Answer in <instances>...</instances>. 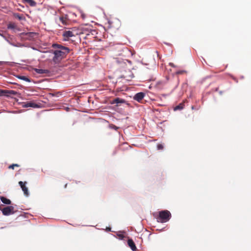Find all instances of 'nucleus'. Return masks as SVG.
Here are the masks:
<instances>
[{"mask_svg": "<svg viewBox=\"0 0 251 251\" xmlns=\"http://www.w3.org/2000/svg\"><path fill=\"white\" fill-rule=\"evenodd\" d=\"M170 85L167 78L157 81L154 87L158 90L167 89L170 87Z\"/></svg>", "mask_w": 251, "mask_h": 251, "instance_id": "7ed1b4c3", "label": "nucleus"}, {"mask_svg": "<svg viewBox=\"0 0 251 251\" xmlns=\"http://www.w3.org/2000/svg\"><path fill=\"white\" fill-rule=\"evenodd\" d=\"M185 72L184 71H178L176 72V74H182L183 73H184Z\"/></svg>", "mask_w": 251, "mask_h": 251, "instance_id": "5701e85b", "label": "nucleus"}, {"mask_svg": "<svg viewBox=\"0 0 251 251\" xmlns=\"http://www.w3.org/2000/svg\"><path fill=\"white\" fill-rule=\"evenodd\" d=\"M14 17L19 20H22V16H21L19 14L16 13L14 15Z\"/></svg>", "mask_w": 251, "mask_h": 251, "instance_id": "412c9836", "label": "nucleus"}, {"mask_svg": "<svg viewBox=\"0 0 251 251\" xmlns=\"http://www.w3.org/2000/svg\"><path fill=\"white\" fill-rule=\"evenodd\" d=\"M19 165L17 164H13L8 167L9 169H14L15 167H19Z\"/></svg>", "mask_w": 251, "mask_h": 251, "instance_id": "aec40b11", "label": "nucleus"}, {"mask_svg": "<svg viewBox=\"0 0 251 251\" xmlns=\"http://www.w3.org/2000/svg\"><path fill=\"white\" fill-rule=\"evenodd\" d=\"M62 35L64 37V40L65 41H68L71 38L75 36L74 33L69 30L64 31Z\"/></svg>", "mask_w": 251, "mask_h": 251, "instance_id": "39448f33", "label": "nucleus"}, {"mask_svg": "<svg viewBox=\"0 0 251 251\" xmlns=\"http://www.w3.org/2000/svg\"><path fill=\"white\" fill-rule=\"evenodd\" d=\"M0 199L1 201L4 204H10L11 203V201L10 200L4 197H0Z\"/></svg>", "mask_w": 251, "mask_h": 251, "instance_id": "ddd939ff", "label": "nucleus"}, {"mask_svg": "<svg viewBox=\"0 0 251 251\" xmlns=\"http://www.w3.org/2000/svg\"><path fill=\"white\" fill-rule=\"evenodd\" d=\"M156 53H157V56L160 58V56H159V53L158 51H156Z\"/></svg>", "mask_w": 251, "mask_h": 251, "instance_id": "a878e982", "label": "nucleus"}, {"mask_svg": "<svg viewBox=\"0 0 251 251\" xmlns=\"http://www.w3.org/2000/svg\"><path fill=\"white\" fill-rule=\"evenodd\" d=\"M67 184H66L65 185L64 187L66 188L67 187Z\"/></svg>", "mask_w": 251, "mask_h": 251, "instance_id": "bb28decb", "label": "nucleus"}, {"mask_svg": "<svg viewBox=\"0 0 251 251\" xmlns=\"http://www.w3.org/2000/svg\"><path fill=\"white\" fill-rule=\"evenodd\" d=\"M17 27L16 24L14 23H10L7 25L8 29H15Z\"/></svg>", "mask_w": 251, "mask_h": 251, "instance_id": "a211bd4d", "label": "nucleus"}, {"mask_svg": "<svg viewBox=\"0 0 251 251\" xmlns=\"http://www.w3.org/2000/svg\"><path fill=\"white\" fill-rule=\"evenodd\" d=\"M145 96V94L143 92H139L137 93L134 96V100H136V101L138 102H140L144 98Z\"/></svg>", "mask_w": 251, "mask_h": 251, "instance_id": "1a4fd4ad", "label": "nucleus"}, {"mask_svg": "<svg viewBox=\"0 0 251 251\" xmlns=\"http://www.w3.org/2000/svg\"><path fill=\"white\" fill-rule=\"evenodd\" d=\"M192 109H194V107L193 106H192Z\"/></svg>", "mask_w": 251, "mask_h": 251, "instance_id": "c85d7f7f", "label": "nucleus"}, {"mask_svg": "<svg viewBox=\"0 0 251 251\" xmlns=\"http://www.w3.org/2000/svg\"><path fill=\"white\" fill-rule=\"evenodd\" d=\"M17 77L20 79L25 80L26 82H29L31 81L30 79L28 77H27L25 76H24V75H18Z\"/></svg>", "mask_w": 251, "mask_h": 251, "instance_id": "2eb2a0df", "label": "nucleus"}, {"mask_svg": "<svg viewBox=\"0 0 251 251\" xmlns=\"http://www.w3.org/2000/svg\"><path fill=\"white\" fill-rule=\"evenodd\" d=\"M34 70L36 73H37L39 74H47L49 72V71L47 70L41 69H35Z\"/></svg>", "mask_w": 251, "mask_h": 251, "instance_id": "4468645a", "label": "nucleus"}, {"mask_svg": "<svg viewBox=\"0 0 251 251\" xmlns=\"http://www.w3.org/2000/svg\"><path fill=\"white\" fill-rule=\"evenodd\" d=\"M52 47L54 49L53 51L54 56L52 60L55 63H59L70 52V49L60 44H54L52 45Z\"/></svg>", "mask_w": 251, "mask_h": 251, "instance_id": "f257e3e1", "label": "nucleus"}, {"mask_svg": "<svg viewBox=\"0 0 251 251\" xmlns=\"http://www.w3.org/2000/svg\"><path fill=\"white\" fill-rule=\"evenodd\" d=\"M170 65L172 67H174V65L173 63H170Z\"/></svg>", "mask_w": 251, "mask_h": 251, "instance_id": "b1692460", "label": "nucleus"}, {"mask_svg": "<svg viewBox=\"0 0 251 251\" xmlns=\"http://www.w3.org/2000/svg\"><path fill=\"white\" fill-rule=\"evenodd\" d=\"M22 34L25 36L26 39L31 40L33 39L37 35V33L33 32H30L27 33H23Z\"/></svg>", "mask_w": 251, "mask_h": 251, "instance_id": "6e6552de", "label": "nucleus"}, {"mask_svg": "<svg viewBox=\"0 0 251 251\" xmlns=\"http://www.w3.org/2000/svg\"><path fill=\"white\" fill-rule=\"evenodd\" d=\"M171 217V213L168 210H162L159 213L158 221L162 223L168 221Z\"/></svg>", "mask_w": 251, "mask_h": 251, "instance_id": "f03ea898", "label": "nucleus"}, {"mask_svg": "<svg viewBox=\"0 0 251 251\" xmlns=\"http://www.w3.org/2000/svg\"><path fill=\"white\" fill-rule=\"evenodd\" d=\"M25 2L28 3L31 6H35L36 3L33 0H24Z\"/></svg>", "mask_w": 251, "mask_h": 251, "instance_id": "dca6fc26", "label": "nucleus"}, {"mask_svg": "<svg viewBox=\"0 0 251 251\" xmlns=\"http://www.w3.org/2000/svg\"><path fill=\"white\" fill-rule=\"evenodd\" d=\"M127 244H128V246L130 248V249L133 251H136L137 250L136 245H135L134 242H133V241L132 240V239H129L127 240Z\"/></svg>", "mask_w": 251, "mask_h": 251, "instance_id": "9b49d317", "label": "nucleus"}, {"mask_svg": "<svg viewBox=\"0 0 251 251\" xmlns=\"http://www.w3.org/2000/svg\"><path fill=\"white\" fill-rule=\"evenodd\" d=\"M119 236L120 237V238H123L124 237V235H122V234H120L119 235Z\"/></svg>", "mask_w": 251, "mask_h": 251, "instance_id": "393cba45", "label": "nucleus"}, {"mask_svg": "<svg viewBox=\"0 0 251 251\" xmlns=\"http://www.w3.org/2000/svg\"><path fill=\"white\" fill-rule=\"evenodd\" d=\"M183 104H179L178 105L176 106L175 108V110H181V109H183Z\"/></svg>", "mask_w": 251, "mask_h": 251, "instance_id": "6ab92c4d", "label": "nucleus"}, {"mask_svg": "<svg viewBox=\"0 0 251 251\" xmlns=\"http://www.w3.org/2000/svg\"><path fill=\"white\" fill-rule=\"evenodd\" d=\"M14 207L12 206H6L4 208L1 209V206H0V210H1L2 214L5 216L13 214L14 213Z\"/></svg>", "mask_w": 251, "mask_h": 251, "instance_id": "20e7f679", "label": "nucleus"}, {"mask_svg": "<svg viewBox=\"0 0 251 251\" xmlns=\"http://www.w3.org/2000/svg\"><path fill=\"white\" fill-rule=\"evenodd\" d=\"M126 101L122 99H120L119 98H117L115 99H114L111 102L112 104H115V103H122L125 102Z\"/></svg>", "mask_w": 251, "mask_h": 251, "instance_id": "f8f14e48", "label": "nucleus"}, {"mask_svg": "<svg viewBox=\"0 0 251 251\" xmlns=\"http://www.w3.org/2000/svg\"><path fill=\"white\" fill-rule=\"evenodd\" d=\"M24 107H38V106L37 104L33 102L32 101H27L26 102H25L23 104Z\"/></svg>", "mask_w": 251, "mask_h": 251, "instance_id": "9d476101", "label": "nucleus"}, {"mask_svg": "<svg viewBox=\"0 0 251 251\" xmlns=\"http://www.w3.org/2000/svg\"><path fill=\"white\" fill-rule=\"evenodd\" d=\"M0 35L2 36V37H3V35L2 34H1V33H0Z\"/></svg>", "mask_w": 251, "mask_h": 251, "instance_id": "cd10ccee", "label": "nucleus"}, {"mask_svg": "<svg viewBox=\"0 0 251 251\" xmlns=\"http://www.w3.org/2000/svg\"><path fill=\"white\" fill-rule=\"evenodd\" d=\"M59 19L63 25H66L68 24V19L67 18L62 16L60 17Z\"/></svg>", "mask_w": 251, "mask_h": 251, "instance_id": "f3484780", "label": "nucleus"}, {"mask_svg": "<svg viewBox=\"0 0 251 251\" xmlns=\"http://www.w3.org/2000/svg\"><path fill=\"white\" fill-rule=\"evenodd\" d=\"M17 92L13 90H5L0 89V96H9L10 95H16Z\"/></svg>", "mask_w": 251, "mask_h": 251, "instance_id": "423d86ee", "label": "nucleus"}, {"mask_svg": "<svg viewBox=\"0 0 251 251\" xmlns=\"http://www.w3.org/2000/svg\"><path fill=\"white\" fill-rule=\"evenodd\" d=\"M26 183V182H23L22 181H20L19 182V184L21 186L23 191L24 192V194L28 196L29 195V192L28 188L25 186V184Z\"/></svg>", "mask_w": 251, "mask_h": 251, "instance_id": "0eeeda50", "label": "nucleus"}, {"mask_svg": "<svg viewBox=\"0 0 251 251\" xmlns=\"http://www.w3.org/2000/svg\"><path fill=\"white\" fill-rule=\"evenodd\" d=\"M157 149L159 150H162L163 149V145L159 144L157 145Z\"/></svg>", "mask_w": 251, "mask_h": 251, "instance_id": "4be33fe9", "label": "nucleus"}]
</instances>
